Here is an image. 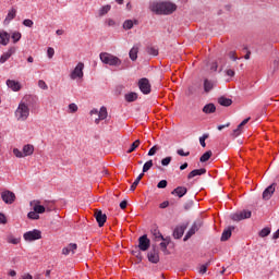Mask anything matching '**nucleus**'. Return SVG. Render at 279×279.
<instances>
[{
  "label": "nucleus",
  "instance_id": "obj_1",
  "mask_svg": "<svg viewBox=\"0 0 279 279\" xmlns=\"http://www.w3.org/2000/svg\"><path fill=\"white\" fill-rule=\"evenodd\" d=\"M149 10L155 14H163L167 16L173 14L175 10H178V4L171 1H155L150 3Z\"/></svg>",
  "mask_w": 279,
  "mask_h": 279
},
{
  "label": "nucleus",
  "instance_id": "obj_2",
  "mask_svg": "<svg viewBox=\"0 0 279 279\" xmlns=\"http://www.w3.org/2000/svg\"><path fill=\"white\" fill-rule=\"evenodd\" d=\"M99 58L102 64H108L109 66H121L123 63L119 57L109 52H101Z\"/></svg>",
  "mask_w": 279,
  "mask_h": 279
},
{
  "label": "nucleus",
  "instance_id": "obj_3",
  "mask_svg": "<svg viewBox=\"0 0 279 279\" xmlns=\"http://www.w3.org/2000/svg\"><path fill=\"white\" fill-rule=\"evenodd\" d=\"M15 117L17 121H27L29 118V106H27V104L24 101H21L15 110Z\"/></svg>",
  "mask_w": 279,
  "mask_h": 279
},
{
  "label": "nucleus",
  "instance_id": "obj_4",
  "mask_svg": "<svg viewBox=\"0 0 279 279\" xmlns=\"http://www.w3.org/2000/svg\"><path fill=\"white\" fill-rule=\"evenodd\" d=\"M23 238L24 241L32 243V241H38L43 239V232L38 229H34L33 231L25 232Z\"/></svg>",
  "mask_w": 279,
  "mask_h": 279
},
{
  "label": "nucleus",
  "instance_id": "obj_5",
  "mask_svg": "<svg viewBox=\"0 0 279 279\" xmlns=\"http://www.w3.org/2000/svg\"><path fill=\"white\" fill-rule=\"evenodd\" d=\"M138 88L143 95H149L151 93V83H149V78L143 77L137 83Z\"/></svg>",
  "mask_w": 279,
  "mask_h": 279
},
{
  "label": "nucleus",
  "instance_id": "obj_6",
  "mask_svg": "<svg viewBox=\"0 0 279 279\" xmlns=\"http://www.w3.org/2000/svg\"><path fill=\"white\" fill-rule=\"evenodd\" d=\"M71 80H82L84 77V63L78 62L70 74Z\"/></svg>",
  "mask_w": 279,
  "mask_h": 279
},
{
  "label": "nucleus",
  "instance_id": "obj_7",
  "mask_svg": "<svg viewBox=\"0 0 279 279\" xmlns=\"http://www.w3.org/2000/svg\"><path fill=\"white\" fill-rule=\"evenodd\" d=\"M252 217L251 210H242L231 215L232 221H243V219H250Z\"/></svg>",
  "mask_w": 279,
  "mask_h": 279
},
{
  "label": "nucleus",
  "instance_id": "obj_8",
  "mask_svg": "<svg viewBox=\"0 0 279 279\" xmlns=\"http://www.w3.org/2000/svg\"><path fill=\"white\" fill-rule=\"evenodd\" d=\"M1 199L4 202V204H12L13 202H16V194L10 190H5L1 193Z\"/></svg>",
  "mask_w": 279,
  "mask_h": 279
},
{
  "label": "nucleus",
  "instance_id": "obj_9",
  "mask_svg": "<svg viewBox=\"0 0 279 279\" xmlns=\"http://www.w3.org/2000/svg\"><path fill=\"white\" fill-rule=\"evenodd\" d=\"M151 245V241L147 238V234H144L138 238V248L141 252H147L149 246Z\"/></svg>",
  "mask_w": 279,
  "mask_h": 279
},
{
  "label": "nucleus",
  "instance_id": "obj_10",
  "mask_svg": "<svg viewBox=\"0 0 279 279\" xmlns=\"http://www.w3.org/2000/svg\"><path fill=\"white\" fill-rule=\"evenodd\" d=\"M99 228H104L107 219H108V216H106V214H104V211L97 209L95 211V215H94Z\"/></svg>",
  "mask_w": 279,
  "mask_h": 279
},
{
  "label": "nucleus",
  "instance_id": "obj_11",
  "mask_svg": "<svg viewBox=\"0 0 279 279\" xmlns=\"http://www.w3.org/2000/svg\"><path fill=\"white\" fill-rule=\"evenodd\" d=\"M147 257L149 263H153L154 265H158V263H160V255L156 250V246H153V250L147 254Z\"/></svg>",
  "mask_w": 279,
  "mask_h": 279
},
{
  "label": "nucleus",
  "instance_id": "obj_12",
  "mask_svg": "<svg viewBox=\"0 0 279 279\" xmlns=\"http://www.w3.org/2000/svg\"><path fill=\"white\" fill-rule=\"evenodd\" d=\"M14 53H16V47H10L8 49L7 52H4L1 57H0V64H5V62H8L9 58H12V56H14Z\"/></svg>",
  "mask_w": 279,
  "mask_h": 279
},
{
  "label": "nucleus",
  "instance_id": "obj_13",
  "mask_svg": "<svg viewBox=\"0 0 279 279\" xmlns=\"http://www.w3.org/2000/svg\"><path fill=\"white\" fill-rule=\"evenodd\" d=\"M199 228H202V223L194 222L191 229L186 232L183 241H189V239H191V236H193V234H195V232H197Z\"/></svg>",
  "mask_w": 279,
  "mask_h": 279
},
{
  "label": "nucleus",
  "instance_id": "obj_14",
  "mask_svg": "<svg viewBox=\"0 0 279 279\" xmlns=\"http://www.w3.org/2000/svg\"><path fill=\"white\" fill-rule=\"evenodd\" d=\"M276 193V183L270 184L264 192H263V199H271V196Z\"/></svg>",
  "mask_w": 279,
  "mask_h": 279
},
{
  "label": "nucleus",
  "instance_id": "obj_15",
  "mask_svg": "<svg viewBox=\"0 0 279 279\" xmlns=\"http://www.w3.org/2000/svg\"><path fill=\"white\" fill-rule=\"evenodd\" d=\"M7 86L14 93H19V90H21V83L19 81L7 80Z\"/></svg>",
  "mask_w": 279,
  "mask_h": 279
},
{
  "label": "nucleus",
  "instance_id": "obj_16",
  "mask_svg": "<svg viewBox=\"0 0 279 279\" xmlns=\"http://www.w3.org/2000/svg\"><path fill=\"white\" fill-rule=\"evenodd\" d=\"M105 119H108V109L101 107L98 111V118L95 120L96 125H99V121H105Z\"/></svg>",
  "mask_w": 279,
  "mask_h": 279
},
{
  "label": "nucleus",
  "instance_id": "obj_17",
  "mask_svg": "<svg viewBox=\"0 0 279 279\" xmlns=\"http://www.w3.org/2000/svg\"><path fill=\"white\" fill-rule=\"evenodd\" d=\"M0 45L3 47L10 45V34L5 31H0Z\"/></svg>",
  "mask_w": 279,
  "mask_h": 279
},
{
  "label": "nucleus",
  "instance_id": "obj_18",
  "mask_svg": "<svg viewBox=\"0 0 279 279\" xmlns=\"http://www.w3.org/2000/svg\"><path fill=\"white\" fill-rule=\"evenodd\" d=\"M184 230H186V226L184 225L175 227L172 236L174 239H182V236H184Z\"/></svg>",
  "mask_w": 279,
  "mask_h": 279
},
{
  "label": "nucleus",
  "instance_id": "obj_19",
  "mask_svg": "<svg viewBox=\"0 0 279 279\" xmlns=\"http://www.w3.org/2000/svg\"><path fill=\"white\" fill-rule=\"evenodd\" d=\"M75 250H77V245L75 243H70L62 248V254L63 256H69V254H75Z\"/></svg>",
  "mask_w": 279,
  "mask_h": 279
},
{
  "label": "nucleus",
  "instance_id": "obj_20",
  "mask_svg": "<svg viewBox=\"0 0 279 279\" xmlns=\"http://www.w3.org/2000/svg\"><path fill=\"white\" fill-rule=\"evenodd\" d=\"M189 193V190L185 186H178L171 192V195H177V197H184Z\"/></svg>",
  "mask_w": 279,
  "mask_h": 279
},
{
  "label": "nucleus",
  "instance_id": "obj_21",
  "mask_svg": "<svg viewBox=\"0 0 279 279\" xmlns=\"http://www.w3.org/2000/svg\"><path fill=\"white\" fill-rule=\"evenodd\" d=\"M14 19H16V9L12 8L11 10H9L3 24L10 25V21H14Z\"/></svg>",
  "mask_w": 279,
  "mask_h": 279
},
{
  "label": "nucleus",
  "instance_id": "obj_22",
  "mask_svg": "<svg viewBox=\"0 0 279 279\" xmlns=\"http://www.w3.org/2000/svg\"><path fill=\"white\" fill-rule=\"evenodd\" d=\"M204 173H206V169L205 168L192 170L187 174V180H193V178H196V175H204Z\"/></svg>",
  "mask_w": 279,
  "mask_h": 279
},
{
  "label": "nucleus",
  "instance_id": "obj_23",
  "mask_svg": "<svg viewBox=\"0 0 279 279\" xmlns=\"http://www.w3.org/2000/svg\"><path fill=\"white\" fill-rule=\"evenodd\" d=\"M216 111H217V107L213 102L205 105L204 108H203V112L205 114H213Z\"/></svg>",
  "mask_w": 279,
  "mask_h": 279
},
{
  "label": "nucleus",
  "instance_id": "obj_24",
  "mask_svg": "<svg viewBox=\"0 0 279 279\" xmlns=\"http://www.w3.org/2000/svg\"><path fill=\"white\" fill-rule=\"evenodd\" d=\"M22 153L24 154V158L27 156H32L34 154V145L26 144L22 148Z\"/></svg>",
  "mask_w": 279,
  "mask_h": 279
},
{
  "label": "nucleus",
  "instance_id": "obj_25",
  "mask_svg": "<svg viewBox=\"0 0 279 279\" xmlns=\"http://www.w3.org/2000/svg\"><path fill=\"white\" fill-rule=\"evenodd\" d=\"M124 99L129 104H132V101H136L138 99V94L131 92L129 94H125Z\"/></svg>",
  "mask_w": 279,
  "mask_h": 279
},
{
  "label": "nucleus",
  "instance_id": "obj_26",
  "mask_svg": "<svg viewBox=\"0 0 279 279\" xmlns=\"http://www.w3.org/2000/svg\"><path fill=\"white\" fill-rule=\"evenodd\" d=\"M232 230H234V227H229L222 232L221 241H228L230 236H232Z\"/></svg>",
  "mask_w": 279,
  "mask_h": 279
},
{
  "label": "nucleus",
  "instance_id": "obj_27",
  "mask_svg": "<svg viewBox=\"0 0 279 279\" xmlns=\"http://www.w3.org/2000/svg\"><path fill=\"white\" fill-rule=\"evenodd\" d=\"M218 104L220 106H225V108H228V107L232 106V99L226 98V97H220L218 99Z\"/></svg>",
  "mask_w": 279,
  "mask_h": 279
},
{
  "label": "nucleus",
  "instance_id": "obj_28",
  "mask_svg": "<svg viewBox=\"0 0 279 279\" xmlns=\"http://www.w3.org/2000/svg\"><path fill=\"white\" fill-rule=\"evenodd\" d=\"M130 59L134 62L138 58V47L134 46L129 52Z\"/></svg>",
  "mask_w": 279,
  "mask_h": 279
},
{
  "label": "nucleus",
  "instance_id": "obj_29",
  "mask_svg": "<svg viewBox=\"0 0 279 279\" xmlns=\"http://www.w3.org/2000/svg\"><path fill=\"white\" fill-rule=\"evenodd\" d=\"M213 88H215V84L211 81H209L208 78H206L204 81V90H205V93H210V90H213Z\"/></svg>",
  "mask_w": 279,
  "mask_h": 279
},
{
  "label": "nucleus",
  "instance_id": "obj_30",
  "mask_svg": "<svg viewBox=\"0 0 279 279\" xmlns=\"http://www.w3.org/2000/svg\"><path fill=\"white\" fill-rule=\"evenodd\" d=\"M7 243H11V245H19V243H21V238H15L14 235L10 234L7 236Z\"/></svg>",
  "mask_w": 279,
  "mask_h": 279
},
{
  "label": "nucleus",
  "instance_id": "obj_31",
  "mask_svg": "<svg viewBox=\"0 0 279 279\" xmlns=\"http://www.w3.org/2000/svg\"><path fill=\"white\" fill-rule=\"evenodd\" d=\"M140 145H141V140H136L131 144L130 148L126 150V154H132V151H136Z\"/></svg>",
  "mask_w": 279,
  "mask_h": 279
},
{
  "label": "nucleus",
  "instance_id": "obj_32",
  "mask_svg": "<svg viewBox=\"0 0 279 279\" xmlns=\"http://www.w3.org/2000/svg\"><path fill=\"white\" fill-rule=\"evenodd\" d=\"M213 156V150H207L206 153H204L199 160L201 162H208V160H210V157Z\"/></svg>",
  "mask_w": 279,
  "mask_h": 279
},
{
  "label": "nucleus",
  "instance_id": "obj_33",
  "mask_svg": "<svg viewBox=\"0 0 279 279\" xmlns=\"http://www.w3.org/2000/svg\"><path fill=\"white\" fill-rule=\"evenodd\" d=\"M112 7H110V4H107L102 8L99 9L98 14L99 16H106V14H108L109 10H111Z\"/></svg>",
  "mask_w": 279,
  "mask_h": 279
},
{
  "label": "nucleus",
  "instance_id": "obj_34",
  "mask_svg": "<svg viewBox=\"0 0 279 279\" xmlns=\"http://www.w3.org/2000/svg\"><path fill=\"white\" fill-rule=\"evenodd\" d=\"M153 167H154L153 160L146 161L143 166V173H147V171H149V169H151Z\"/></svg>",
  "mask_w": 279,
  "mask_h": 279
},
{
  "label": "nucleus",
  "instance_id": "obj_35",
  "mask_svg": "<svg viewBox=\"0 0 279 279\" xmlns=\"http://www.w3.org/2000/svg\"><path fill=\"white\" fill-rule=\"evenodd\" d=\"M151 234L155 236L156 241H160L162 239V233L158 228L151 229Z\"/></svg>",
  "mask_w": 279,
  "mask_h": 279
},
{
  "label": "nucleus",
  "instance_id": "obj_36",
  "mask_svg": "<svg viewBox=\"0 0 279 279\" xmlns=\"http://www.w3.org/2000/svg\"><path fill=\"white\" fill-rule=\"evenodd\" d=\"M243 132V125L239 124L236 129L233 130L232 136L236 138V136H241V133Z\"/></svg>",
  "mask_w": 279,
  "mask_h": 279
},
{
  "label": "nucleus",
  "instance_id": "obj_37",
  "mask_svg": "<svg viewBox=\"0 0 279 279\" xmlns=\"http://www.w3.org/2000/svg\"><path fill=\"white\" fill-rule=\"evenodd\" d=\"M11 38L14 44L19 43V40L22 38L21 32H13Z\"/></svg>",
  "mask_w": 279,
  "mask_h": 279
},
{
  "label": "nucleus",
  "instance_id": "obj_38",
  "mask_svg": "<svg viewBox=\"0 0 279 279\" xmlns=\"http://www.w3.org/2000/svg\"><path fill=\"white\" fill-rule=\"evenodd\" d=\"M33 210H35V213L38 215H43V213H45L46 209H45V206L36 204Z\"/></svg>",
  "mask_w": 279,
  "mask_h": 279
},
{
  "label": "nucleus",
  "instance_id": "obj_39",
  "mask_svg": "<svg viewBox=\"0 0 279 279\" xmlns=\"http://www.w3.org/2000/svg\"><path fill=\"white\" fill-rule=\"evenodd\" d=\"M269 234H271V229L269 228H264L259 232V236H262V239H265V236H269Z\"/></svg>",
  "mask_w": 279,
  "mask_h": 279
},
{
  "label": "nucleus",
  "instance_id": "obj_40",
  "mask_svg": "<svg viewBox=\"0 0 279 279\" xmlns=\"http://www.w3.org/2000/svg\"><path fill=\"white\" fill-rule=\"evenodd\" d=\"M28 219L38 220L40 219V215L36 213V210L29 211L27 214Z\"/></svg>",
  "mask_w": 279,
  "mask_h": 279
},
{
  "label": "nucleus",
  "instance_id": "obj_41",
  "mask_svg": "<svg viewBox=\"0 0 279 279\" xmlns=\"http://www.w3.org/2000/svg\"><path fill=\"white\" fill-rule=\"evenodd\" d=\"M134 27V22L132 20H126L123 23V28L124 29H132Z\"/></svg>",
  "mask_w": 279,
  "mask_h": 279
},
{
  "label": "nucleus",
  "instance_id": "obj_42",
  "mask_svg": "<svg viewBox=\"0 0 279 279\" xmlns=\"http://www.w3.org/2000/svg\"><path fill=\"white\" fill-rule=\"evenodd\" d=\"M156 151H160V146L155 145L148 150V156H156Z\"/></svg>",
  "mask_w": 279,
  "mask_h": 279
},
{
  "label": "nucleus",
  "instance_id": "obj_43",
  "mask_svg": "<svg viewBox=\"0 0 279 279\" xmlns=\"http://www.w3.org/2000/svg\"><path fill=\"white\" fill-rule=\"evenodd\" d=\"M13 155L15 158H25V155L23 154V150L21 151L19 148L13 149Z\"/></svg>",
  "mask_w": 279,
  "mask_h": 279
},
{
  "label": "nucleus",
  "instance_id": "obj_44",
  "mask_svg": "<svg viewBox=\"0 0 279 279\" xmlns=\"http://www.w3.org/2000/svg\"><path fill=\"white\" fill-rule=\"evenodd\" d=\"M171 160H173V158L171 156L163 158L161 160L162 167H169V165H171Z\"/></svg>",
  "mask_w": 279,
  "mask_h": 279
},
{
  "label": "nucleus",
  "instance_id": "obj_45",
  "mask_svg": "<svg viewBox=\"0 0 279 279\" xmlns=\"http://www.w3.org/2000/svg\"><path fill=\"white\" fill-rule=\"evenodd\" d=\"M146 51L149 56H158V49H156L155 47H148Z\"/></svg>",
  "mask_w": 279,
  "mask_h": 279
},
{
  "label": "nucleus",
  "instance_id": "obj_46",
  "mask_svg": "<svg viewBox=\"0 0 279 279\" xmlns=\"http://www.w3.org/2000/svg\"><path fill=\"white\" fill-rule=\"evenodd\" d=\"M209 266H210V262H207L206 264L202 265L199 267V274H206V271H208Z\"/></svg>",
  "mask_w": 279,
  "mask_h": 279
},
{
  "label": "nucleus",
  "instance_id": "obj_47",
  "mask_svg": "<svg viewBox=\"0 0 279 279\" xmlns=\"http://www.w3.org/2000/svg\"><path fill=\"white\" fill-rule=\"evenodd\" d=\"M159 247H160L161 252H163V254H169V250H167V247H169V244H167L166 242H161L159 244Z\"/></svg>",
  "mask_w": 279,
  "mask_h": 279
},
{
  "label": "nucleus",
  "instance_id": "obj_48",
  "mask_svg": "<svg viewBox=\"0 0 279 279\" xmlns=\"http://www.w3.org/2000/svg\"><path fill=\"white\" fill-rule=\"evenodd\" d=\"M38 86L39 88H41V90H48L49 89V86L47 85V83L43 80H39L38 81Z\"/></svg>",
  "mask_w": 279,
  "mask_h": 279
},
{
  "label": "nucleus",
  "instance_id": "obj_49",
  "mask_svg": "<svg viewBox=\"0 0 279 279\" xmlns=\"http://www.w3.org/2000/svg\"><path fill=\"white\" fill-rule=\"evenodd\" d=\"M23 25L25 27H34V21L29 20V19H26L23 21Z\"/></svg>",
  "mask_w": 279,
  "mask_h": 279
},
{
  "label": "nucleus",
  "instance_id": "obj_50",
  "mask_svg": "<svg viewBox=\"0 0 279 279\" xmlns=\"http://www.w3.org/2000/svg\"><path fill=\"white\" fill-rule=\"evenodd\" d=\"M206 138H208V134H204L202 137H199V144L203 147H206Z\"/></svg>",
  "mask_w": 279,
  "mask_h": 279
},
{
  "label": "nucleus",
  "instance_id": "obj_51",
  "mask_svg": "<svg viewBox=\"0 0 279 279\" xmlns=\"http://www.w3.org/2000/svg\"><path fill=\"white\" fill-rule=\"evenodd\" d=\"M184 210H191L193 208V201H187L184 206Z\"/></svg>",
  "mask_w": 279,
  "mask_h": 279
},
{
  "label": "nucleus",
  "instance_id": "obj_52",
  "mask_svg": "<svg viewBox=\"0 0 279 279\" xmlns=\"http://www.w3.org/2000/svg\"><path fill=\"white\" fill-rule=\"evenodd\" d=\"M167 180H161L158 184H157V189H167Z\"/></svg>",
  "mask_w": 279,
  "mask_h": 279
},
{
  "label": "nucleus",
  "instance_id": "obj_53",
  "mask_svg": "<svg viewBox=\"0 0 279 279\" xmlns=\"http://www.w3.org/2000/svg\"><path fill=\"white\" fill-rule=\"evenodd\" d=\"M178 156H191V151L184 153V149L180 148L177 150Z\"/></svg>",
  "mask_w": 279,
  "mask_h": 279
},
{
  "label": "nucleus",
  "instance_id": "obj_54",
  "mask_svg": "<svg viewBox=\"0 0 279 279\" xmlns=\"http://www.w3.org/2000/svg\"><path fill=\"white\" fill-rule=\"evenodd\" d=\"M56 53V50H53V48L49 47L48 50H47V56L49 59L53 58Z\"/></svg>",
  "mask_w": 279,
  "mask_h": 279
},
{
  "label": "nucleus",
  "instance_id": "obj_55",
  "mask_svg": "<svg viewBox=\"0 0 279 279\" xmlns=\"http://www.w3.org/2000/svg\"><path fill=\"white\" fill-rule=\"evenodd\" d=\"M69 110H70V112H77V105H75V104H70L69 105Z\"/></svg>",
  "mask_w": 279,
  "mask_h": 279
},
{
  "label": "nucleus",
  "instance_id": "obj_56",
  "mask_svg": "<svg viewBox=\"0 0 279 279\" xmlns=\"http://www.w3.org/2000/svg\"><path fill=\"white\" fill-rule=\"evenodd\" d=\"M229 58L230 60H233V62H236V60H239V58H236V52L234 51L229 52Z\"/></svg>",
  "mask_w": 279,
  "mask_h": 279
},
{
  "label": "nucleus",
  "instance_id": "obj_57",
  "mask_svg": "<svg viewBox=\"0 0 279 279\" xmlns=\"http://www.w3.org/2000/svg\"><path fill=\"white\" fill-rule=\"evenodd\" d=\"M0 223L5 225L8 223V218H5V215L0 214Z\"/></svg>",
  "mask_w": 279,
  "mask_h": 279
},
{
  "label": "nucleus",
  "instance_id": "obj_58",
  "mask_svg": "<svg viewBox=\"0 0 279 279\" xmlns=\"http://www.w3.org/2000/svg\"><path fill=\"white\" fill-rule=\"evenodd\" d=\"M226 74H227L229 77H234L235 72H234V70L229 69V70L226 71Z\"/></svg>",
  "mask_w": 279,
  "mask_h": 279
},
{
  "label": "nucleus",
  "instance_id": "obj_59",
  "mask_svg": "<svg viewBox=\"0 0 279 279\" xmlns=\"http://www.w3.org/2000/svg\"><path fill=\"white\" fill-rule=\"evenodd\" d=\"M120 208H121L122 210H125V209L128 208V201H122V202L120 203Z\"/></svg>",
  "mask_w": 279,
  "mask_h": 279
},
{
  "label": "nucleus",
  "instance_id": "obj_60",
  "mask_svg": "<svg viewBox=\"0 0 279 279\" xmlns=\"http://www.w3.org/2000/svg\"><path fill=\"white\" fill-rule=\"evenodd\" d=\"M138 181H134L130 187V191H136V187L138 186Z\"/></svg>",
  "mask_w": 279,
  "mask_h": 279
},
{
  "label": "nucleus",
  "instance_id": "obj_61",
  "mask_svg": "<svg viewBox=\"0 0 279 279\" xmlns=\"http://www.w3.org/2000/svg\"><path fill=\"white\" fill-rule=\"evenodd\" d=\"M160 241H162L163 243H167V245H169L171 243V238L167 236V238H162L160 239Z\"/></svg>",
  "mask_w": 279,
  "mask_h": 279
},
{
  "label": "nucleus",
  "instance_id": "obj_62",
  "mask_svg": "<svg viewBox=\"0 0 279 279\" xmlns=\"http://www.w3.org/2000/svg\"><path fill=\"white\" fill-rule=\"evenodd\" d=\"M169 207V201H165L159 205V208H168Z\"/></svg>",
  "mask_w": 279,
  "mask_h": 279
},
{
  "label": "nucleus",
  "instance_id": "obj_63",
  "mask_svg": "<svg viewBox=\"0 0 279 279\" xmlns=\"http://www.w3.org/2000/svg\"><path fill=\"white\" fill-rule=\"evenodd\" d=\"M20 279H34V277H32L31 274H24V275L21 276Z\"/></svg>",
  "mask_w": 279,
  "mask_h": 279
},
{
  "label": "nucleus",
  "instance_id": "obj_64",
  "mask_svg": "<svg viewBox=\"0 0 279 279\" xmlns=\"http://www.w3.org/2000/svg\"><path fill=\"white\" fill-rule=\"evenodd\" d=\"M272 239H279V229L274 233Z\"/></svg>",
  "mask_w": 279,
  "mask_h": 279
}]
</instances>
